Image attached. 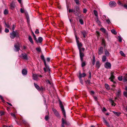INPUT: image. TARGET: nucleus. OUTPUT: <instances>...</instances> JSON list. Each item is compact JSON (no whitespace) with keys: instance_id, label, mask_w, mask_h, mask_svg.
Wrapping results in <instances>:
<instances>
[{"instance_id":"obj_1","label":"nucleus","mask_w":127,"mask_h":127,"mask_svg":"<svg viewBox=\"0 0 127 127\" xmlns=\"http://www.w3.org/2000/svg\"><path fill=\"white\" fill-rule=\"evenodd\" d=\"M59 104L60 107L61 109L62 113L65 118H66V115L65 110L64 108V107L63 105L62 102L61 101H59Z\"/></svg>"},{"instance_id":"obj_39","label":"nucleus","mask_w":127,"mask_h":127,"mask_svg":"<svg viewBox=\"0 0 127 127\" xmlns=\"http://www.w3.org/2000/svg\"><path fill=\"white\" fill-rule=\"evenodd\" d=\"M82 62V64H81V66L82 67H83L86 64L85 63V62H83V61H81Z\"/></svg>"},{"instance_id":"obj_3","label":"nucleus","mask_w":127,"mask_h":127,"mask_svg":"<svg viewBox=\"0 0 127 127\" xmlns=\"http://www.w3.org/2000/svg\"><path fill=\"white\" fill-rule=\"evenodd\" d=\"M18 35V33L14 31H13L10 34V36L12 39H13L15 37Z\"/></svg>"},{"instance_id":"obj_43","label":"nucleus","mask_w":127,"mask_h":127,"mask_svg":"<svg viewBox=\"0 0 127 127\" xmlns=\"http://www.w3.org/2000/svg\"><path fill=\"white\" fill-rule=\"evenodd\" d=\"M79 21L80 24L81 25H83L84 24L83 20L81 19H80L79 20Z\"/></svg>"},{"instance_id":"obj_21","label":"nucleus","mask_w":127,"mask_h":127,"mask_svg":"<svg viewBox=\"0 0 127 127\" xmlns=\"http://www.w3.org/2000/svg\"><path fill=\"white\" fill-rule=\"evenodd\" d=\"M27 70L23 69L22 71V73L23 75H26L27 74Z\"/></svg>"},{"instance_id":"obj_14","label":"nucleus","mask_w":127,"mask_h":127,"mask_svg":"<svg viewBox=\"0 0 127 127\" xmlns=\"http://www.w3.org/2000/svg\"><path fill=\"white\" fill-rule=\"evenodd\" d=\"M38 75L33 74L32 75L33 79L34 80L37 81L38 80Z\"/></svg>"},{"instance_id":"obj_25","label":"nucleus","mask_w":127,"mask_h":127,"mask_svg":"<svg viewBox=\"0 0 127 127\" xmlns=\"http://www.w3.org/2000/svg\"><path fill=\"white\" fill-rule=\"evenodd\" d=\"M69 12H73L75 15H77V14H76V13H75V10H73V9H69Z\"/></svg>"},{"instance_id":"obj_30","label":"nucleus","mask_w":127,"mask_h":127,"mask_svg":"<svg viewBox=\"0 0 127 127\" xmlns=\"http://www.w3.org/2000/svg\"><path fill=\"white\" fill-rule=\"evenodd\" d=\"M82 33L83 35V37L84 38H85L86 37V34H87L86 32L85 31H84L82 32Z\"/></svg>"},{"instance_id":"obj_47","label":"nucleus","mask_w":127,"mask_h":127,"mask_svg":"<svg viewBox=\"0 0 127 127\" xmlns=\"http://www.w3.org/2000/svg\"><path fill=\"white\" fill-rule=\"evenodd\" d=\"M4 23L5 24V27H7L8 28H9V24H7L5 22H4Z\"/></svg>"},{"instance_id":"obj_44","label":"nucleus","mask_w":127,"mask_h":127,"mask_svg":"<svg viewBox=\"0 0 127 127\" xmlns=\"http://www.w3.org/2000/svg\"><path fill=\"white\" fill-rule=\"evenodd\" d=\"M118 79L120 81H121L123 80V77L122 76H119L118 77Z\"/></svg>"},{"instance_id":"obj_4","label":"nucleus","mask_w":127,"mask_h":127,"mask_svg":"<svg viewBox=\"0 0 127 127\" xmlns=\"http://www.w3.org/2000/svg\"><path fill=\"white\" fill-rule=\"evenodd\" d=\"M34 85L35 88L39 91H43L44 90V88L42 87H40L39 86L36 84L35 83H34Z\"/></svg>"},{"instance_id":"obj_7","label":"nucleus","mask_w":127,"mask_h":127,"mask_svg":"<svg viewBox=\"0 0 127 127\" xmlns=\"http://www.w3.org/2000/svg\"><path fill=\"white\" fill-rule=\"evenodd\" d=\"M73 10H75L76 11L75 13L77 14V15H76L77 16H79L80 13L79 7L77 6H76L74 7V9Z\"/></svg>"},{"instance_id":"obj_19","label":"nucleus","mask_w":127,"mask_h":127,"mask_svg":"<svg viewBox=\"0 0 127 127\" xmlns=\"http://www.w3.org/2000/svg\"><path fill=\"white\" fill-rule=\"evenodd\" d=\"M95 65L96 67L98 69L99 68L100 64L99 61H97L96 62Z\"/></svg>"},{"instance_id":"obj_38","label":"nucleus","mask_w":127,"mask_h":127,"mask_svg":"<svg viewBox=\"0 0 127 127\" xmlns=\"http://www.w3.org/2000/svg\"><path fill=\"white\" fill-rule=\"evenodd\" d=\"M47 66H47V68H46V67L45 66V67H44V71L45 72H46L47 71L46 69H48L49 71H50V69L49 68L48 66L47 65Z\"/></svg>"},{"instance_id":"obj_22","label":"nucleus","mask_w":127,"mask_h":127,"mask_svg":"<svg viewBox=\"0 0 127 127\" xmlns=\"http://www.w3.org/2000/svg\"><path fill=\"white\" fill-rule=\"evenodd\" d=\"M76 4L78 5H81V2L79 0H74Z\"/></svg>"},{"instance_id":"obj_24","label":"nucleus","mask_w":127,"mask_h":127,"mask_svg":"<svg viewBox=\"0 0 127 127\" xmlns=\"http://www.w3.org/2000/svg\"><path fill=\"white\" fill-rule=\"evenodd\" d=\"M15 2L14 1H12L11 3L10 6L11 8H14L15 6Z\"/></svg>"},{"instance_id":"obj_29","label":"nucleus","mask_w":127,"mask_h":127,"mask_svg":"<svg viewBox=\"0 0 127 127\" xmlns=\"http://www.w3.org/2000/svg\"><path fill=\"white\" fill-rule=\"evenodd\" d=\"M29 39L30 42L32 44L33 43V41L32 40V38L30 36H29Z\"/></svg>"},{"instance_id":"obj_55","label":"nucleus","mask_w":127,"mask_h":127,"mask_svg":"<svg viewBox=\"0 0 127 127\" xmlns=\"http://www.w3.org/2000/svg\"><path fill=\"white\" fill-rule=\"evenodd\" d=\"M86 82L87 84H90V83H91L90 80H87V81H86Z\"/></svg>"},{"instance_id":"obj_33","label":"nucleus","mask_w":127,"mask_h":127,"mask_svg":"<svg viewBox=\"0 0 127 127\" xmlns=\"http://www.w3.org/2000/svg\"><path fill=\"white\" fill-rule=\"evenodd\" d=\"M100 30L103 33H106V30L103 28H101L100 29Z\"/></svg>"},{"instance_id":"obj_15","label":"nucleus","mask_w":127,"mask_h":127,"mask_svg":"<svg viewBox=\"0 0 127 127\" xmlns=\"http://www.w3.org/2000/svg\"><path fill=\"white\" fill-rule=\"evenodd\" d=\"M114 72H112L111 73V77L109 79L111 80V81H113V80L115 78V76L114 75Z\"/></svg>"},{"instance_id":"obj_12","label":"nucleus","mask_w":127,"mask_h":127,"mask_svg":"<svg viewBox=\"0 0 127 127\" xmlns=\"http://www.w3.org/2000/svg\"><path fill=\"white\" fill-rule=\"evenodd\" d=\"M103 47H101L98 50V53L99 55H100L103 53Z\"/></svg>"},{"instance_id":"obj_26","label":"nucleus","mask_w":127,"mask_h":127,"mask_svg":"<svg viewBox=\"0 0 127 127\" xmlns=\"http://www.w3.org/2000/svg\"><path fill=\"white\" fill-rule=\"evenodd\" d=\"M102 44L104 47H105V42L104 39H102Z\"/></svg>"},{"instance_id":"obj_8","label":"nucleus","mask_w":127,"mask_h":127,"mask_svg":"<svg viewBox=\"0 0 127 127\" xmlns=\"http://www.w3.org/2000/svg\"><path fill=\"white\" fill-rule=\"evenodd\" d=\"M109 5L110 7H113L116 6V3L114 1H111L109 3Z\"/></svg>"},{"instance_id":"obj_60","label":"nucleus","mask_w":127,"mask_h":127,"mask_svg":"<svg viewBox=\"0 0 127 127\" xmlns=\"http://www.w3.org/2000/svg\"><path fill=\"white\" fill-rule=\"evenodd\" d=\"M11 115L14 117L15 118V115L14 114L12 113L11 114Z\"/></svg>"},{"instance_id":"obj_36","label":"nucleus","mask_w":127,"mask_h":127,"mask_svg":"<svg viewBox=\"0 0 127 127\" xmlns=\"http://www.w3.org/2000/svg\"><path fill=\"white\" fill-rule=\"evenodd\" d=\"M105 85L106 89L107 90H109L110 89L109 86L108 84H105Z\"/></svg>"},{"instance_id":"obj_16","label":"nucleus","mask_w":127,"mask_h":127,"mask_svg":"<svg viewBox=\"0 0 127 127\" xmlns=\"http://www.w3.org/2000/svg\"><path fill=\"white\" fill-rule=\"evenodd\" d=\"M66 124V121H65L64 120L63 118L62 119V127H64V124Z\"/></svg>"},{"instance_id":"obj_49","label":"nucleus","mask_w":127,"mask_h":127,"mask_svg":"<svg viewBox=\"0 0 127 127\" xmlns=\"http://www.w3.org/2000/svg\"><path fill=\"white\" fill-rule=\"evenodd\" d=\"M0 98L2 100L3 102H4L5 101L3 99V97L1 95H0Z\"/></svg>"},{"instance_id":"obj_27","label":"nucleus","mask_w":127,"mask_h":127,"mask_svg":"<svg viewBox=\"0 0 127 127\" xmlns=\"http://www.w3.org/2000/svg\"><path fill=\"white\" fill-rule=\"evenodd\" d=\"M113 112L114 114L117 116H119L121 114L120 113L118 112L114 111H113Z\"/></svg>"},{"instance_id":"obj_23","label":"nucleus","mask_w":127,"mask_h":127,"mask_svg":"<svg viewBox=\"0 0 127 127\" xmlns=\"http://www.w3.org/2000/svg\"><path fill=\"white\" fill-rule=\"evenodd\" d=\"M105 54L106 56H109L110 54L109 53V52L106 49L105 50Z\"/></svg>"},{"instance_id":"obj_64","label":"nucleus","mask_w":127,"mask_h":127,"mask_svg":"<svg viewBox=\"0 0 127 127\" xmlns=\"http://www.w3.org/2000/svg\"><path fill=\"white\" fill-rule=\"evenodd\" d=\"M23 122L25 124H26L27 123L26 121L25 120H23Z\"/></svg>"},{"instance_id":"obj_42","label":"nucleus","mask_w":127,"mask_h":127,"mask_svg":"<svg viewBox=\"0 0 127 127\" xmlns=\"http://www.w3.org/2000/svg\"><path fill=\"white\" fill-rule=\"evenodd\" d=\"M79 79L80 82L82 84H83V80L81 79V77H79Z\"/></svg>"},{"instance_id":"obj_50","label":"nucleus","mask_w":127,"mask_h":127,"mask_svg":"<svg viewBox=\"0 0 127 127\" xmlns=\"http://www.w3.org/2000/svg\"><path fill=\"white\" fill-rule=\"evenodd\" d=\"M35 32L36 34H38L39 33V30L38 29H36L35 31Z\"/></svg>"},{"instance_id":"obj_9","label":"nucleus","mask_w":127,"mask_h":127,"mask_svg":"<svg viewBox=\"0 0 127 127\" xmlns=\"http://www.w3.org/2000/svg\"><path fill=\"white\" fill-rule=\"evenodd\" d=\"M53 111L54 113L55 114V115L58 117H60V115L58 112L55 109H53Z\"/></svg>"},{"instance_id":"obj_18","label":"nucleus","mask_w":127,"mask_h":127,"mask_svg":"<svg viewBox=\"0 0 127 127\" xmlns=\"http://www.w3.org/2000/svg\"><path fill=\"white\" fill-rule=\"evenodd\" d=\"M86 74L85 73H83L81 74L80 71L79 73V77H84L86 76Z\"/></svg>"},{"instance_id":"obj_57","label":"nucleus","mask_w":127,"mask_h":127,"mask_svg":"<svg viewBox=\"0 0 127 127\" xmlns=\"http://www.w3.org/2000/svg\"><path fill=\"white\" fill-rule=\"evenodd\" d=\"M87 10L85 9L84 8L83 9V12L84 13H86L87 12Z\"/></svg>"},{"instance_id":"obj_35","label":"nucleus","mask_w":127,"mask_h":127,"mask_svg":"<svg viewBox=\"0 0 127 127\" xmlns=\"http://www.w3.org/2000/svg\"><path fill=\"white\" fill-rule=\"evenodd\" d=\"M121 91L120 90H118L116 93V95L118 96H119L120 95Z\"/></svg>"},{"instance_id":"obj_45","label":"nucleus","mask_w":127,"mask_h":127,"mask_svg":"<svg viewBox=\"0 0 127 127\" xmlns=\"http://www.w3.org/2000/svg\"><path fill=\"white\" fill-rule=\"evenodd\" d=\"M4 14H7L8 13V11L7 10L5 9L4 11Z\"/></svg>"},{"instance_id":"obj_62","label":"nucleus","mask_w":127,"mask_h":127,"mask_svg":"<svg viewBox=\"0 0 127 127\" xmlns=\"http://www.w3.org/2000/svg\"><path fill=\"white\" fill-rule=\"evenodd\" d=\"M27 19L28 22H29L30 21V19H29V16H27Z\"/></svg>"},{"instance_id":"obj_28","label":"nucleus","mask_w":127,"mask_h":127,"mask_svg":"<svg viewBox=\"0 0 127 127\" xmlns=\"http://www.w3.org/2000/svg\"><path fill=\"white\" fill-rule=\"evenodd\" d=\"M95 57L94 55L93 56V59L92 64L93 65H94L95 64Z\"/></svg>"},{"instance_id":"obj_31","label":"nucleus","mask_w":127,"mask_h":127,"mask_svg":"<svg viewBox=\"0 0 127 127\" xmlns=\"http://www.w3.org/2000/svg\"><path fill=\"white\" fill-rule=\"evenodd\" d=\"M109 101L111 103L112 105V106H115V104L114 103V101L111 99H109Z\"/></svg>"},{"instance_id":"obj_51","label":"nucleus","mask_w":127,"mask_h":127,"mask_svg":"<svg viewBox=\"0 0 127 127\" xmlns=\"http://www.w3.org/2000/svg\"><path fill=\"white\" fill-rule=\"evenodd\" d=\"M118 39L119 41L121 42L122 41V38L120 36H118Z\"/></svg>"},{"instance_id":"obj_34","label":"nucleus","mask_w":127,"mask_h":127,"mask_svg":"<svg viewBox=\"0 0 127 127\" xmlns=\"http://www.w3.org/2000/svg\"><path fill=\"white\" fill-rule=\"evenodd\" d=\"M94 12L95 15L96 16V17H98V13L95 10H94Z\"/></svg>"},{"instance_id":"obj_13","label":"nucleus","mask_w":127,"mask_h":127,"mask_svg":"<svg viewBox=\"0 0 127 127\" xmlns=\"http://www.w3.org/2000/svg\"><path fill=\"white\" fill-rule=\"evenodd\" d=\"M41 59L43 61L44 64L46 68L47 67V66L48 67L47 65L46 64V61L44 59V57L43 55H41Z\"/></svg>"},{"instance_id":"obj_46","label":"nucleus","mask_w":127,"mask_h":127,"mask_svg":"<svg viewBox=\"0 0 127 127\" xmlns=\"http://www.w3.org/2000/svg\"><path fill=\"white\" fill-rule=\"evenodd\" d=\"M96 22L98 24H99L100 23V22L98 19V17H96V19H95Z\"/></svg>"},{"instance_id":"obj_40","label":"nucleus","mask_w":127,"mask_h":127,"mask_svg":"<svg viewBox=\"0 0 127 127\" xmlns=\"http://www.w3.org/2000/svg\"><path fill=\"white\" fill-rule=\"evenodd\" d=\"M120 53L121 54V55L124 57H125V54L124 53V52L122 51H120Z\"/></svg>"},{"instance_id":"obj_58","label":"nucleus","mask_w":127,"mask_h":127,"mask_svg":"<svg viewBox=\"0 0 127 127\" xmlns=\"http://www.w3.org/2000/svg\"><path fill=\"white\" fill-rule=\"evenodd\" d=\"M33 38L35 40H37V38L36 37V36H35V35H33Z\"/></svg>"},{"instance_id":"obj_5","label":"nucleus","mask_w":127,"mask_h":127,"mask_svg":"<svg viewBox=\"0 0 127 127\" xmlns=\"http://www.w3.org/2000/svg\"><path fill=\"white\" fill-rule=\"evenodd\" d=\"M14 47L15 48V51H18L20 50V44L18 43H17L14 44Z\"/></svg>"},{"instance_id":"obj_10","label":"nucleus","mask_w":127,"mask_h":127,"mask_svg":"<svg viewBox=\"0 0 127 127\" xmlns=\"http://www.w3.org/2000/svg\"><path fill=\"white\" fill-rule=\"evenodd\" d=\"M79 52L80 60L82 62L83 60V57L84 56V54L81 52V50H79Z\"/></svg>"},{"instance_id":"obj_17","label":"nucleus","mask_w":127,"mask_h":127,"mask_svg":"<svg viewBox=\"0 0 127 127\" xmlns=\"http://www.w3.org/2000/svg\"><path fill=\"white\" fill-rule=\"evenodd\" d=\"M42 38L41 37H39L38 40L37 39V40H36V41L38 43H41L42 42Z\"/></svg>"},{"instance_id":"obj_48","label":"nucleus","mask_w":127,"mask_h":127,"mask_svg":"<svg viewBox=\"0 0 127 127\" xmlns=\"http://www.w3.org/2000/svg\"><path fill=\"white\" fill-rule=\"evenodd\" d=\"M123 94L124 96L127 97V92H123Z\"/></svg>"},{"instance_id":"obj_53","label":"nucleus","mask_w":127,"mask_h":127,"mask_svg":"<svg viewBox=\"0 0 127 127\" xmlns=\"http://www.w3.org/2000/svg\"><path fill=\"white\" fill-rule=\"evenodd\" d=\"M48 116H46L45 118V119L46 121L48 120Z\"/></svg>"},{"instance_id":"obj_2","label":"nucleus","mask_w":127,"mask_h":127,"mask_svg":"<svg viewBox=\"0 0 127 127\" xmlns=\"http://www.w3.org/2000/svg\"><path fill=\"white\" fill-rule=\"evenodd\" d=\"M76 41L77 45L78 47L79 50H81L80 48L82 46V44L81 43H80L78 40L79 38H78L77 35L75 34Z\"/></svg>"},{"instance_id":"obj_63","label":"nucleus","mask_w":127,"mask_h":127,"mask_svg":"<svg viewBox=\"0 0 127 127\" xmlns=\"http://www.w3.org/2000/svg\"><path fill=\"white\" fill-rule=\"evenodd\" d=\"M15 25H13L12 26V29L13 30V31H14V30L15 28Z\"/></svg>"},{"instance_id":"obj_59","label":"nucleus","mask_w":127,"mask_h":127,"mask_svg":"<svg viewBox=\"0 0 127 127\" xmlns=\"http://www.w3.org/2000/svg\"><path fill=\"white\" fill-rule=\"evenodd\" d=\"M46 82L47 83L49 84H51V83L49 80H47L46 81Z\"/></svg>"},{"instance_id":"obj_52","label":"nucleus","mask_w":127,"mask_h":127,"mask_svg":"<svg viewBox=\"0 0 127 127\" xmlns=\"http://www.w3.org/2000/svg\"><path fill=\"white\" fill-rule=\"evenodd\" d=\"M89 78H91V72H90V71H89Z\"/></svg>"},{"instance_id":"obj_32","label":"nucleus","mask_w":127,"mask_h":127,"mask_svg":"<svg viewBox=\"0 0 127 127\" xmlns=\"http://www.w3.org/2000/svg\"><path fill=\"white\" fill-rule=\"evenodd\" d=\"M106 57L105 56H103L102 57V61L103 62H104L106 61Z\"/></svg>"},{"instance_id":"obj_11","label":"nucleus","mask_w":127,"mask_h":127,"mask_svg":"<svg viewBox=\"0 0 127 127\" xmlns=\"http://www.w3.org/2000/svg\"><path fill=\"white\" fill-rule=\"evenodd\" d=\"M111 64L108 62L106 63L105 65V67L107 68H110L111 67Z\"/></svg>"},{"instance_id":"obj_61","label":"nucleus","mask_w":127,"mask_h":127,"mask_svg":"<svg viewBox=\"0 0 127 127\" xmlns=\"http://www.w3.org/2000/svg\"><path fill=\"white\" fill-rule=\"evenodd\" d=\"M123 80L124 82H126L127 81V78L124 77Z\"/></svg>"},{"instance_id":"obj_54","label":"nucleus","mask_w":127,"mask_h":127,"mask_svg":"<svg viewBox=\"0 0 127 127\" xmlns=\"http://www.w3.org/2000/svg\"><path fill=\"white\" fill-rule=\"evenodd\" d=\"M106 22L108 24H110L111 23L109 19H108L106 20Z\"/></svg>"},{"instance_id":"obj_6","label":"nucleus","mask_w":127,"mask_h":127,"mask_svg":"<svg viewBox=\"0 0 127 127\" xmlns=\"http://www.w3.org/2000/svg\"><path fill=\"white\" fill-rule=\"evenodd\" d=\"M20 57L22 59L26 60H27L28 59L27 55L25 53L21 54L20 55Z\"/></svg>"},{"instance_id":"obj_37","label":"nucleus","mask_w":127,"mask_h":127,"mask_svg":"<svg viewBox=\"0 0 127 127\" xmlns=\"http://www.w3.org/2000/svg\"><path fill=\"white\" fill-rule=\"evenodd\" d=\"M111 32L114 34H117V32L114 29H112L111 30Z\"/></svg>"},{"instance_id":"obj_56","label":"nucleus","mask_w":127,"mask_h":127,"mask_svg":"<svg viewBox=\"0 0 127 127\" xmlns=\"http://www.w3.org/2000/svg\"><path fill=\"white\" fill-rule=\"evenodd\" d=\"M5 32H6L7 33L9 32V30L8 29L5 28Z\"/></svg>"},{"instance_id":"obj_20","label":"nucleus","mask_w":127,"mask_h":127,"mask_svg":"<svg viewBox=\"0 0 127 127\" xmlns=\"http://www.w3.org/2000/svg\"><path fill=\"white\" fill-rule=\"evenodd\" d=\"M103 122L107 126L109 127L110 125L107 122L106 120L104 118H103Z\"/></svg>"},{"instance_id":"obj_41","label":"nucleus","mask_w":127,"mask_h":127,"mask_svg":"<svg viewBox=\"0 0 127 127\" xmlns=\"http://www.w3.org/2000/svg\"><path fill=\"white\" fill-rule=\"evenodd\" d=\"M36 51L39 52H40L41 51V49L40 47H37L36 48Z\"/></svg>"}]
</instances>
